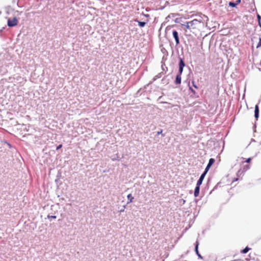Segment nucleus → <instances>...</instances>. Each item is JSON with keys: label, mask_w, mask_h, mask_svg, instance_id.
<instances>
[{"label": "nucleus", "mask_w": 261, "mask_h": 261, "mask_svg": "<svg viewBox=\"0 0 261 261\" xmlns=\"http://www.w3.org/2000/svg\"><path fill=\"white\" fill-rule=\"evenodd\" d=\"M254 116L256 119H257L259 116V107L258 105H256L255 107Z\"/></svg>", "instance_id": "nucleus-7"}, {"label": "nucleus", "mask_w": 261, "mask_h": 261, "mask_svg": "<svg viewBox=\"0 0 261 261\" xmlns=\"http://www.w3.org/2000/svg\"><path fill=\"white\" fill-rule=\"evenodd\" d=\"M241 159L242 160V162H241V163L242 164H244V163H250L251 161V160L252 159L251 158H248L246 160V161H244V160H245V158H241Z\"/></svg>", "instance_id": "nucleus-10"}, {"label": "nucleus", "mask_w": 261, "mask_h": 261, "mask_svg": "<svg viewBox=\"0 0 261 261\" xmlns=\"http://www.w3.org/2000/svg\"><path fill=\"white\" fill-rule=\"evenodd\" d=\"M237 5V4H236V3H233V2H229V5L230 6L232 7H236Z\"/></svg>", "instance_id": "nucleus-16"}, {"label": "nucleus", "mask_w": 261, "mask_h": 261, "mask_svg": "<svg viewBox=\"0 0 261 261\" xmlns=\"http://www.w3.org/2000/svg\"><path fill=\"white\" fill-rule=\"evenodd\" d=\"M174 25H169L167 27L165 30V32L166 33H167L170 31L172 32V35L175 40L176 45H177L179 44L178 33L176 30L172 29Z\"/></svg>", "instance_id": "nucleus-2"}, {"label": "nucleus", "mask_w": 261, "mask_h": 261, "mask_svg": "<svg viewBox=\"0 0 261 261\" xmlns=\"http://www.w3.org/2000/svg\"><path fill=\"white\" fill-rule=\"evenodd\" d=\"M192 84H193V86L196 89L198 88V87H197V86H196V85L194 84V82H192Z\"/></svg>", "instance_id": "nucleus-23"}, {"label": "nucleus", "mask_w": 261, "mask_h": 261, "mask_svg": "<svg viewBox=\"0 0 261 261\" xmlns=\"http://www.w3.org/2000/svg\"><path fill=\"white\" fill-rule=\"evenodd\" d=\"M215 159L213 158H211L209 160L208 163L205 169V171H206V172H207L208 171L209 169L210 168L211 166L215 163Z\"/></svg>", "instance_id": "nucleus-5"}, {"label": "nucleus", "mask_w": 261, "mask_h": 261, "mask_svg": "<svg viewBox=\"0 0 261 261\" xmlns=\"http://www.w3.org/2000/svg\"><path fill=\"white\" fill-rule=\"evenodd\" d=\"M190 89L191 90V91H192L193 93H195V92L194 91V90H193L191 88H190Z\"/></svg>", "instance_id": "nucleus-27"}, {"label": "nucleus", "mask_w": 261, "mask_h": 261, "mask_svg": "<svg viewBox=\"0 0 261 261\" xmlns=\"http://www.w3.org/2000/svg\"><path fill=\"white\" fill-rule=\"evenodd\" d=\"M250 169V166L248 165H245L244 167V170L245 171L249 170Z\"/></svg>", "instance_id": "nucleus-15"}, {"label": "nucleus", "mask_w": 261, "mask_h": 261, "mask_svg": "<svg viewBox=\"0 0 261 261\" xmlns=\"http://www.w3.org/2000/svg\"><path fill=\"white\" fill-rule=\"evenodd\" d=\"M257 19H258V23L260 25V19H261V17H260V16L259 14H257Z\"/></svg>", "instance_id": "nucleus-18"}, {"label": "nucleus", "mask_w": 261, "mask_h": 261, "mask_svg": "<svg viewBox=\"0 0 261 261\" xmlns=\"http://www.w3.org/2000/svg\"><path fill=\"white\" fill-rule=\"evenodd\" d=\"M250 249H251L250 248H249L248 247H246L245 248H244V249H243L241 251V253H243V254L246 253Z\"/></svg>", "instance_id": "nucleus-11"}, {"label": "nucleus", "mask_w": 261, "mask_h": 261, "mask_svg": "<svg viewBox=\"0 0 261 261\" xmlns=\"http://www.w3.org/2000/svg\"><path fill=\"white\" fill-rule=\"evenodd\" d=\"M62 144H60L59 145H58L57 147V150H58L59 149H60L61 148H62Z\"/></svg>", "instance_id": "nucleus-20"}, {"label": "nucleus", "mask_w": 261, "mask_h": 261, "mask_svg": "<svg viewBox=\"0 0 261 261\" xmlns=\"http://www.w3.org/2000/svg\"><path fill=\"white\" fill-rule=\"evenodd\" d=\"M185 64L184 62L181 59H180L179 63V67L184 68Z\"/></svg>", "instance_id": "nucleus-12"}, {"label": "nucleus", "mask_w": 261, "mask_h": 261, "mask_svg": "<svg viewBox=\"0 0 261 261\" xmlns=\"http://www.w3.org/2000/svg\"><path fill=\"white\" fill-rule=\"evenodd\" d=\"M240 2H241V0H237V1H236V4H237V5H238V4H239V3H240Z\"/></svg>", "instance_id": "nucleus-25"}, {"label": "nucleus", "mask_w": 261, "mask_h": 261, "mask_svg": "<svg viewBox=\"0 0 261 261\" xmlns=\"http://www.w3.org/2000/svg\"><path fill=\"white\" fill-rule=\"evenodd\" d=\"M182 25L185 27L184 30L186 33L196 35L204 28V23L200 19H194L191 21L186 22L184 24H182Z\"/></svg>", "instance_id": "nucleus-1"}, {"label": "nucleus", "mask_w": 261, "mask_h": 261, "mask_svg": "<svg viewBox=\"0 0 261 261\" xmlns=\"http://www.w3.org/2000/svg\"><path fill=\"white\" fill-rule=\"evenodd\" d=\"M127 199H128V202H127V203H131L133 202V200L134 199V197L132 196V195L131 194H129L127 196Z\"/></svg>", "instance_id": "nucleus-9"}, {"label": "nucleus", "mask_w": 261, "mask_h": 261, "mask_svg": "<svg viewBox=\"0 0 261 261\" xmlns=\"http://www.w3.org/2000/svg\"><path fill=\"white\" fill-rule=\"evenodd\" d=\"M197 255H198V256L199 258H201V259L203 258V257H202V256L200 255V253H199V254H197Z\"/></svg>", "instance_id": "nucleus-24"}, {"label": "nucleus", "mask_w": 261, "mask_h": 261, "mask_svg": "<svg viewBox=\"0 0 261 261\" xmlns=\"http://www.w3.org/2000/svg\"><path fill=\"white\" fill-rule=\"evenodd\" d=\"M238 178H233V179H232V182H235V181H237L238 180Z\"/></svg>", "instance_id": "nucleus-21"}, {"label": "nucleus", "mask_w": 261, "mask_h": 261, "mask_svg": "<svg viewBox=\"0 0 261 261\" xmlns=\"http://www.w3.org/2000/svg\"><path fill=\"white\" fill-rule=\"evenodd\" d=\"M260 46H261V38H259V41L257 43V45H256V48H258Z\"/></svg>", "instance_id": "nucleus-17"}, {"label": "nucleus", "mask_w": 261, "mask_h": 261, "mask_svg": "<svg viewBox=\"0 0 261 261\" xmlns=\"http://www.w3.org/2000/svg\"><path fill=\"white\" fill-rule=\"evenodd\" d=\"M240 173V171H238L237 173V175L238 176H239V174Z\"/></svg>", "instance_id": "nucleus-26"}, {"label": "nucleus", "mask_w": 261, "mask_h": 261, "mask_svg": "<svg viewBox=\"0 0 261 261\" xmlns=\"http://www.w3.org/2000/svg\"><path fill=\"white\" fill-rule=\"evenodd\" d=\"M198 245H199V243L198 241H196V245H195V252L197 254H199V251L198 250Z\"/></svg>", "instance_id": "nucleus-14"}, {"label": "nucleus", "mask_w": 261, "mask_h": 261, "mask_svg": "<svg viewBox=\"0 0 261 261\" xmlns=\"http://www.w3.org/2000/svg\"><path fill=\"white\" fill-rule=\"evenodd\" d=\"M181 75L177 74L176 77L175 83L176 85H179L181 83Z\"/></svg>", "instance_id": "nucleus-8"}, {"label": "nucleus", "mask_w": 261, "mask_h": 261, "mask_svg": "<svg viewBox=\"0 0 261 261\" xmlns=\"http://www.w3.org/2000/svg\"><path fill=\"white\" fill-rule=\"evenodd\" d=\"M183 68H184L179 67V74H178L181 75V74L182 73V71H183Z\"/></svg>", "instance_id": "nucleus-19"}, {"label": "nucleus", "mask_w": 261, "mask_h": 261, "mask_svg": "<svg viewBox=\"0 0 261 261\" xmlns=\"http://www.w3.org/2000/svg\"><path fill=\"white\" fill-rule=\"evenodd\" d=\"M206 173H207V172H206V171H204V172L201 175L199 179H198V180L197 182L196 185H197L198 186H200L202 184L203 180Z\"/></svg>", "instance_id": "nucleus-4"}, {"label": "nucleus", "mask_w": 261, "mask_h": 261, "mask_svg": "<svg viewBox=\"0 0 261 261\" xmlns=\"http://www.w3.org/2000/svg\"><path fill=\"white\" fill-rule=\"evenodd\" d=\"M200 186L197 185H196V186L194 190V196L195 197H198L199 194V191H200Z\"/></svg>", "instance_id": "nucleus-6"}, {"label": "nucleus", "mask_w": 261, "mask_h": 261, "mask_svg": "<svg viewBox=\"0 0 261 261\" xmlns=\"http://www.w3.org/2000/svg\"><path fill=\"white\" fill-rule=\"evenodd\" d=\"M18 23V19L16 17H14L13 19L9 18L8 19V25L10 27H14L17 25Z\"/></svg>", "instance_id": "nucleus-3"}, {"label": "nucleus", "mask_w": 261, "mask_h": 261, "mask_svg": "<svg viewBox=\"0 0 261 261\" xmlns=\"http://www.w3.org/2000/svg\"><path fill=\"white\" fill-rule=\"evenodd\" d=\"M137 21L138 22V24L140 27H144L146 23L145 22L140 21L138 20H137Z\"/></svg>", "instance_id": "nucleus-13"}, {"label": "nucleus", "mask_w": 261, "mask_h": 261, "mask_svg": "<svg viewBox=\"0 0 261 261\" xmlns=\"http://www.w3.org/2000/svg\"><path fill=\"white\" fill-rule=\"evenodd\" d=\"M162 132H163V130H162V129H161V130H160V131H158V132H157V134H158V135L162 134Z\"/></svg>", "instance_id": "nucleus-22"}]
</instances>
